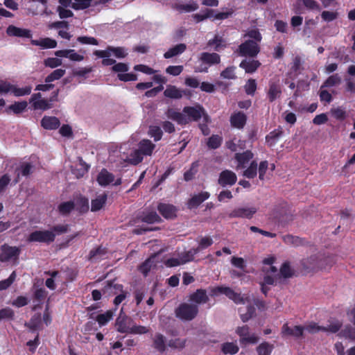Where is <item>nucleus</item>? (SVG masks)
<instances>
[{
	"label": "nucleus",
	"mask_w": 355,
	"mask_h": 355,
	"mask_svg": "<svg viewBox=\"0 0 355 355\" xmlns=\"http://www.w3.org/2000/svg\"><path fill=\"white\" fill-rule=\"evenodd\" d=\"M33 45L39 46L42 49H53L56 47L57 42L49 37H46L40 40H34L31 41Z\"/></svg>",
	"instance_id": "obj_27"
},
{
	"label": "nucleus",
	"mask_w": 355,
	"mask_h": 355,
	"mask_svg": "<svg viewBox=\"0 0 355 355\" xmlns=\"http://www.w3.org/2000/svg\"><path fill=\"white\" fill-rule=\"evenodd\" d=\"M304 328L300 325L290 327L287 324H284L282 328V334L284 337L293 336L298 338L302 336Z\"/></svg>",
	"instance_id": "obj_13"
},
{
	"label": "nucleus",
	"mask_w": 355,
	"mask_h": 355,
	"mask_svg": "<svg viewBox=\"0 0 355 355\" xmlns=\"http://www.w3.org/2000/svg\"><path fill=\"white\" fill-rule=\"evenodd\" d=\"M107 200V194L103 193L98 196L95 199L92 200L91 211H96L100 210L105 204Z\"/></svg>",
	"instance_id": "obj_36"
},
{
	"label": "nucleus",
	"mask_w": 355,
	"mask_h": 355,
	"mask_svg": "<svg viewBox=\"0 0 355 355\" xmlns=\"http://www.w3.org/2000/svg\"><path fill=\"white\" fill-rule=\"evenodd\" d=\"M148 134L150 137L154 138L155 141L161 139L162 137V131L159 126L153 125L149 128Z\"/></svg>",
	"instance_id": "obj_61"
},
{
	"label": "nucleus",
	"mask_w": 355,
	"mask_h": 355,
	"mask_svg": "<svg viewBox=\"0 0 355 355\" xmlns=\"http://www.w3.org/2000/svg\"><path fill=\"white\" fill-rule=\"evenodd\" d=\"M96 180L102 187H106L112 182H114L113 184L115 186L120 185L121 184V178H117L115 180L114 175L105 168L100 171L97 175Z\"/></svg>",
	"instance_id": "obj_7"
},
{
	"label": "nucleus",
	"mask_w": 355,
	"mask_h": 355,
	"mask_svg": "<svg viewBox=\"0 0 355 355\" xmlns=\"http://www.w3.org/2000/svg\"><path fill=\"white\" fill-rule=\"evenodd\" d=\"M211 293L214 295H218L219 294L225 295L229 299L234 301L236 304H244L245 300L241 293H236L231 288L227 286H217L211 290Z\"/></svg>",
	"instance_id": "obj_4"
},
{
	"label": "nucleus",
	"mask_w": 355,
	"mask_h": 355,
	"mask_svg": "<svg viewBox=\"0 0 355 355\" xmlns=\"http://www.w3.org/2000/svg\"><path fill=\"white\" fill-rule=\"evenodd\" d=\"M198 313V307L196 304L183 303L175 311L176 316L182 320L189 321L193 320Z\"/></svg>",
	"instance_id": "obj_2"
},
{
	"label": "nucleus",
	"mask_w": 355,
	"mask_h": 355,
	"mask_svg": "<svg viewBox=\"0 0 355 355\" xmlns=\"http://www.w3.org/2000/svg\"><path fill=\"white\" fill-rule=\"evenodd\" d=\"M55 234L50 230H37L32 232L28 237L29 242L51 243L55 239Z\"/></svg>",
	"instance_id": "obj_5"
},
{
	"label": "nucleus",
	"mask_w": 355,
	"mask_h": 355,
	"mask_svg": "<svg viewBox=\"0 0 355 355\" xmlns=\"http://www.w3.org/2000/svg\"><path fill=\"white\" fill-rule=\"evenodd\" d=\"M198 253V250L194 248L184 252L180 254V258L183 264L193 260L194 256Z\"/></svg>",
	"instance_id": "obj_49"
},
{
	"label": "nucleus",
	"mask_w": 355,
	"mask_h": 355,
	"mask_svg": "<svg viewBox=\"0 0 355 355\" xmlns=\"http://www.w3.org/2000/svg\"><path fill=\"white\" fill-rule=\"evenodd\" d=\"M27 105L28 103L25 101L21 102H16L14 104H12L10 106H8V107L6 110V112H8L9 111H11L15 114H19L26 110Z\"/></svg>",
	"instance_id": "obj_42"
},
{
	"label": "nucleus",
	"mask_w": 355,
	"mask_h": 355,
	"mask_svg": "<svg viewBox=\"0 0 355 355\" xmlns=\"http://www.w3.org/2000/svg\"><path fill=\"white\" fill-rule=\"evenodd\" d=\"M253 157V154L247 150L243 153H236L235 155L236 159L239 162L238 168H244L245 164L248 163Z\"/></svg>",
	"instance_id": "obj_37"
},
{
	"label": "nucleus",
	"mask_w": 355,
	"mask_h": 355,
	"mask_svg": "<svg viewBox=\"0 0 355 355\" xmlns=\"http://www.w3.org/2000/svg\"><path fill=\"white\" fill-rule=\"evenodd\" d=\"M62 61L58 58H47L44 60V65L51 69H55L61 66Z\"/></svg>",
	"instance_id": "obj_54"
},
{
	"label": "nucleus",
	"mask_w": 355,
	"mask_h": 355,
	"mask_svg": "<svg viewBox=\"0 0 355 355\" xmlns=\"http://www.w3.org/2000/svg\"><path fill=\"white\" fill-rule=\"evenodd\" d=\"M166 340L163 335L156 334L153 338V347L159 352H164L166 349Z\"/></svg>",
	"instance_id": "obj_41"
},
{
	"label": "nucleus",
	"mask_w": 355,
	"mask_h": 355,
	"mask_svg": "<svg viewBox=\"0 0 355 355\" xmlns=\"http://www.w3.org/2000/svg\"><path fill=\"white\" fill-rule=\"evenodd\" d=\"M310 266L311 269H324L326 270L331 267L336 262L334 256H320L319 258L316 257H311L309 259Z\"/></svg>",
	"instance_id": "obj_3"
},
{
	"label": "nucleus",
	"mask_w": 355,
	"mask_h": 355,
	"mask_svg": "<svg viewBox=\"0 0 355 355\" xmlns=\"http://www.w3.org/2000/svg\"><path fill=\"white\" fill-rule=\"evenodd\" d=\"M304 331H306L310 334H315L318 331H324L325 327L319 326L315 322H310L306 324L304 327H303Z\"/></svg>",
	"instance_id": "obj_58"
},
{
	"label": "nucleus",
	"mask_w": 355,
	"mask_h": 355,
	"mask_svg": "<svg viewBox=\"0 0 355 355\" xmlns=\"http://www.w3.org/2000/svg\"><path fill=\"white\" fill-rule=\"evenodd\" d=\"M106 49L110 53L111 55H114L117 58H123L128 54L123 47L108 46Z\"/></svg>",
	"instance_id": "obj_48"
},
{
	"label": "nucleus",
	"mask_w": 355,
	"mask_h": 355,
	"mask_svg": "<svg viewBox=\"0 0 355 355\" xmlns=\"http://www.w3.org/2000/svg\"><path fill=\"white\" fill-rule=\"evenodd\" d=\"M157 209L166 218H172L175 216V208L171 205L159 204Z\"/></svg>",
	"instance_id": "obj_28"
},
{
	"label": "nucleus",
	"mask_w": 355,
	"mask_h": 355,
	"mask_svg": "<svg viewBox=\"0 0 355 355\" xmlns=\"http://www.w3.org/2000/svg\"><path fill=\"white\" fill-rule=\"evenodd\" d=\"M341 83V78L337 73L330 76L323 83L321 89L323 87H331L337 86Z\"/></svg>",
	"instance_id": "obj_44"
},
{
	"label": "nucleus",
	"mask_w": 355,
	"mask_h": 355,
	"mask_svg": "<svg viewBox=\"0 0 355 355\" xmlns=\"http://www.w3.org/2000/svg\"><path fill=\"white\" fill-rule=\"evenodd\" d=\"M74 208V202L68 201L61 203L58 207V210L61 214L66 215L70 213Z\"/></svg>",
	"instance_id": "obj_52"
},
{
	"label": "nucleus",
	"mask_w": 355,
	"mask_h": 355,
	"mask_svg": "<svg viewBox=\"0 0 355 355\" xmlns=\"http://www.w3.org/2000/svg\"><path fill=\"white\" fill-rule=\"evenodd\" d=\"M207 46H214L215 51H219L226 46V42L222 36L216 35L213 39L208 41Z\"/></svg>",
	"instance_id": "obj_29"
},
{
	"label": "nucleus",
	"mask_w": 355,
	"mask_h": 355,
	"mask_svg": "<svg viewBox=\"0 0 355 355\" xmlns=\"http://www.w3.org/2000/svg\"><path fill=\"white\" fill-rule=\"evenodd\" d=\"M40 324L41 316L39 314H36L33 316L27 326L33 330H36L40 328Z\"/></svg>",
	"instance_id": "obj_63"
},
{
	"label": "nucleus",
	"mask_w": 355,
	"mask_h": 355,
	"mask_svg": "<svg viewBox=\"0 0 355 355\" xmlns=\"http://www.w3.org/2000/svg\"><path fill=\"white\" fill-rule=\"evenodd\" d=\"M94 54L98 58H103L102 64L105 66H110L115 64L116 60L110 58L111 54L107 50H96Z\"/></svg>",
	"instance_id": "obj_23"
},
{
	"label": "nucleus",
	"mask_w": 355,
	"mask_h": 355,
	"mask_svg": "<svg viewBox=\"0 0 355 355\" xmlns=\"http://www.w3.org/2000/svg\"><path fill=\"white\" fill-rule=\"evenodd\" d=\"M166 116L175 121H176L178 124L184 125L188 123V117L184 114V113L178 112L176 110L173 108H169L166 112Z\"/></svg>",
	"instance_id": "obj_14"
},
{
	"label": "nucleus",
	"mask_w": 355,
	"mask_h": 355,
	"mask_svg": "<svg viewBox=\"0 0 355 355\" xmlns=\"http://www.w3.org/2000/svg\"><path fill=\"white\" fill-rule=\"evenodd\" d=\"M123 286L121 284H116L114 282H109L107 286L103 288V294L107 295H116L119 293L121 292Z\"/></svg>",
	"instance_id": "obj_34"
},
{
	"label": "nucleus",
	"mask_w": 355,
	"mask_h": 355,
	"mask_svg": "<svg viewBox=\"0 0 355 355\" xmlns=\"http://www.w3.org/2000/svg\"><path fill=\"white\" fill-rule=\"evenodd\" d=\"M198 246L195 250H198V253L209 246L211 245L213 243V240L210 236H204L198 238Z\"/></svg>",
	"instance_id": "obj_47"
},
{
	"label": "nucleus",
	"mask_w": 355,
	"mask_h": 355,
	"mask_svg": "<svg viewBox=\"0 0 355 355\" xmlns=\"http://www.w3.org/2000/svg\"><path fill=\"white\" fill-rule=\"evenodd\" d=\"M144 155L139 149L135 150L127 158V161L132 164H137L143 160Z\"/></svg>",
	"instance_id": "obj_46"
},
{
	"label": "nucleus",
	"mask_w": 355,
	"mask_h": 355,
	"mask_svg": "<svg viewBox=\"0 0 355 355\" xmlns=\"http://www.w3.org/2000/svg\"><path fill=\"white\" fill-rule=\"evenodd\" d=\"M15 317V312L9 307L0 310V320H12Z\"/></svg>",
	"instance_id": "obj_60"
},
{
	"label": "nucleus",
	"mask_w": 355,
	"mask_h": 355,
	"mask_svg": "<svg viewBox=\"0 0 355 355\" xmlns=\"http://www.w3.org/2000/svg\"><path fill=\"white\" fill-rule=\"evenodd\" d=\"M32 105L34 110H46L52 107L51 103H50L48 100L44 98L34 102V104H33Z\"/></svg>",
	"instance_id": "obj_57"
},
{
	"label": "nucleus",
	"mask_w": 355,
	"mask_h": 355,
	"mask_svg": "<svg viewBox=\"0 0 355 355\" xmlns=\"http://www.w3.org/2000/svg\"><path fill=\"white\" fill-rule=\"evenodd\" d=\"M273 349V345L264 342L257 347L258 355H270Z\"/></svg>",
	"instance_id": "obj_51"
},
{
	"label": "nucleus",
	"mask_w": 355,
	"mask_h": 355,
	"mask_svg": "<svg viewBox=\"0 0 355 355\" xmlns=\"http://www.w3.org/2000/svg\"><path fill=\"white\" fill-rule=\"evenodd\" d=\"M190 300L196 304H204L209 300V297L205 290L198 289L191 295Z\"/></svg>",
	"instance_id": "obj_30"
},
{
	"label": "nucleus",
	"mask_w": 355,
	"mask_h": 355,
	"mask_svg": "<svg viewBox=\"0 0 355 355\" xmlns=\"http://www.w3.org/2000/svg\"><path fill=\"white\" fill-rule=\"evenodd\" d=\"M73 202L75 207L80 212H85L89 210V200L87 198L80 196Z\"/></svg>",
	"instance_id": "obj_38"
},
{
	"label": "nucleus",
	"mask_w": 355,
	"mask_h": 355,
	"mask_svg": "<svg viewBox=\"0 0 355 355\" xmlns=\"http://www.w3.org/2000/svg\"><path fill=\"white\" fill-rule=\"evenodd\" d=\"M278 222L282 226L290 224L294 220V215L290 211L284 210L277 216Z\"/></svg>",
	"instance_id": "obj_32"
},
{
	"label": "nucleus",
	"mask_w": 355,
	"mask_h": 355,
	"mask_svg": "<svg viewBox=\"0 0 355 355\" xmlns=\"http://www.w3.org/2000/svg\"><path fill=\"white\" fill-rule=\"evenodd\" d=\"M112 317L113 312L112 311H107L105 313L98 315L96 317V321L100 326H103L109 322Z\"/></svg>",
	"instance_id": "obj_55"
},
{
	"label": "nucleus",
	"mask_w": 355,
	"mask_h": 355,
	"mask_svg": "<svg viewBox=\"0 0 355 355\" xmlns=\"http://www.w3.org/2000/svg\"><path fill=\"white\" fill-rule=\"evenodd\" d=\"M258 60H244L240 63V67L245 69L246 73H253L260 66Z\"/></svg>",
	"instance_id": "obj_35"
},
{
	"label": "nucleus",
	"mask_w": 355,
	"mask_h": 355,
	"mask_svg": "<svg viewBox=\"0 0 355 355\" xmlns=\"http://www.w3.org/2000/svg\"><path fill=\"white\" fill-rule=\"evenodd\" d=\"M278 272L281 283L283 279L291 277L293 274V270L291 268L289 263L288 262H285L282 265Z\"/></svg>",
	"instance_id": "obj_39"
},
{
	"label": "nucleus",
	"mask_w": 355,
	"mask_h": 355,
	"mask_svg": "<svg viewBox=\"0 0 355 355\" xmlns=\"http://www.w3.org/2000/svg\"><path fill=\"white\" fill-rule=\"evenodd\" d=\"M6 33L9 36L20 37L29 38L31 37V31L28 29L18 28L13 25H10L6 29Z\"/></svg>",
	"instance_id": "obj_20"
},
{
	"label": "nucleus",
	"mask_w": 355,
	"mask_h": 355,
	"mask_svg": "<svg viewBox=\"0 0 355 355\" xmlns=\"http://www.w3.org/2000/svg\"><path fill=\"white\" fill-rule=\"evenodd\" d=\"M260 49L257 42L246 40L239 46V51L242 56L254 58L259 53Z\"/></svg>",
	"instance_id": "obj_6"
},
{
	"label": "nucleus",
	"mask_w": 355,
	"mask_h": 355,
	"mask_svg": "<svg viewBox=\"0 0 355 355\" xmlns=\"http://www.w3.org/2000/svg\"><path fill=\"white\" fill-rule=\"evenodd\" d=\"M20 250L17 247L3 245L1 247L0 261L2 262L16 260L19 254Z\"/></svg>",
	"instance_id": "obj_9"
},
{
	"label": "nucleus",
	"mask_w": 355,
	"mask_h": 355,
	"mask_svg": "<svg viewBox=\"0 0 355 355\" xmlns=\"http://www.w3.org/2000/svg\"><path fill=\"white\" fill-rule=\"evenodd\" d=\"M129 320V318L125 314H123L121 311L116 320L117 331L121 333H128L130 327Z\"/></svg>",
	"instance_id": "obj_19"
},
{
	"label": "nucleus",
	"mask_w": 355,
	"mask_h": 355,
	"mask_svg": "<svg viewBox=\"0 0 355 355\" xmlns=\"http://www.w3.org/2000/svg\"><path fill=\"white\" fill-rule=\"evenodd\" d=\"M155 258V255L152 256L140 266V271L144 275H147L152 267L155 266V263L154 261Z\"/></svg>",
	"instance_id": "obj_50"
},
{
	"label": "nucleus",
	"mask_w": 355,
	"mask_h": 355,
	"mask_svg": "<svg viewBox=\"0 0 355 355\" xmlns=\"http://www.w3.org/2000/svg\"><path fill=\"white\" fill-rule=\"evenodd\" d=\"M173 8L180 12H190L196 10L198 4L194 1H191L188 3H175Z\"/></svg>",
	"instance_id": "obj_24"
},
{
	"label": "nucleus",
	"mask_w": 355,
	"mask_h": 355,
	"mask_svg": "<svg viewBox=\"0 0 355 355\" xmlns=\"http://www.w3.org/2000/svg\"><path fill=\"white\" fill-rule=\"evenodd\" d=\"M155 147V145L148 139L141 140L138 146V148L144 156L151 155Z\"/></svg>",
	"instance_id": "obj_25"
},
{
	"label": "nucleus",
	"mask_w": 355,
	"mask_h": 355,
	"mask_svg": "<svg viewBox=\"0 0 355 355\" xmlns=\"http://www.w3.org/2000/svg\"><path fill=\"white\" fill-rule=\"evenodd\" d=\"M257 164L253 161L250 166L243 172V175L248 178H253L257 175Z\"/></svg>",
	"instance_id": "obj_59"
},
{
	"label": "nucleus",
	"mask_w": 355,
	"mask_h": 355,
	"mask_svg": "<svg viewBox=\"0 0 355 355\" xmlns=\"http://www.w3.org/2000/svg\"><path fill=\"white\" fill-rule=\"evenodd\" d=\"M283 241L291 246H299L302 244V239L291 234H286L282 236Z\"/></svg>",
	"instance_id": "obj_43"
},
{
	"label": "nucleus",
	"mask_w": 355,
	"mask_h": 355,
	"mask_svg": "<svg viewBox=\"0 0 355 355\" xmlns=\"http://www.w3.org/2000/svg\"><path fill=\"white\" fill-rule=\"evenodd\" d=\"M55 55L59 58H67L72 61H82L84 57L77 53L73 49L59 50L55 52Z\"/></svg>",
	"instance_id": "obj_18"
},
{
	"label": "nucleus",
	"mask_w": 355,
	"mask_h": 355,
	"mask_svg": "<svg viewBox=\"0 0 355 355\" xmlns=\"http://www.w3.org/2000/svg\"><path fill=\"white\" fill-rule=\"evenodd\" d=\"M256 207H239L233 210L230 216L232 218H251L253 215L257 212Z\"/></svg>",
	"instance_id": "obj_11"
},
{
	"label": "nucleus",
	"mask_w": 355,
	"mask_h": 355,
	"mask_svg": "<svg viewBox=\"0 0 355 355\" xmlns=\"http://www.w3.org/2000/svg\"><path fill=\"white\" fill-rule=\"evenodd\" d=\"M46 0H31L29 1V11L33 15H40L46 12Z\"/></svg>",
	"instance_id": "obj_16"
},
{
	"label": "nucleus",
	"mask_w": 355,
	"mask_h": 355,
	"mask_svg": "<svg viewBox=\"0 0 355 355\" xmlns=\"http://www.w3.org/2000/svg\"><path fill=\"white\" fill-rule=\"evenodd\" d=\"M161 220L160 217L157 215L155 211H150L146 214H144L141 216V221L147 223H154Z\"/></svg>",
	"instance_id": "obj_45"
},
{
	"label": "nucleus",
	"mask_w": 355,
	"mask_h": 355,
	"mask_svg": "<svg viewBox=\"0 0 355 355\" xmlns=\"http://www.w3.org/2000/svg\"><path fill=\"white\" fill-rule=\"evenodd\" d=\"M183 112L188 117V123L191 121H198L202 116L206 119L207 116L205 114L204 108L197 105L193 107H184Z\"/></svg>",
	"instance_id": "obj_8"
},
{
	"label": "nucleus",
	"mask_w": 355,
	"mask_h": 355,
	"mask_svg": "<svg viewBox=\"0 0 355 355\" xmlns=\"http://www.w3.org/2000/svg\"><path fill=\"white\" fill-rule=\"evenodd\" d=\"M237 178L236 174L229 170L222 171L219 175L218 184L222 187L227 185L232 186L236 182Z\"/></svg>",
	"instance_id": "obj_12"
},
{
	"label": "nucleus",
	"mask_w": 355,
	"mask_h": 355,
	"mask_svg": "<svg viewBox=\"0 0 355 355\" xmlns=\"http://www.w3.org/2000/svg\"><path fill=\"white\" fill-rule=\"evenodd\" d=\"M222 350L225 354H234L239 351V347L232 343H227L223 345Z\"/></svg>",
	"instance_id": "obj_64"
},
{
	"label": "nucleus",
	"mask_w": 355,
	"mask_h": 355,
	"mask_svg": "<svg viewBox=\"0 0 355 355\" xmlns=\"http://www.w3.org/2000/svg\"><path fill=\"white\" fill-rule=\"evenodd\" d=\"M236 332L240 336V341L242 343H256L258 341V337L250 333L247 325L237 327Z\"/></svg>",
	"instance_id": "obj_10"
},
{
	"label": "nucleus",
	"mask_w": 355,
	"mask_h": 355,
	"mask_svg": "<svg viewBox=\"0 0 355 355\" xmlns=\"http://www.w3.org/2000/svg\"><path fill=\"white\" fill-rule=\"evenodd\" d=\"M199 60L209 66L217 64L220 62V57L216 53L203 52L200 54Z\"/></svg>",
	"instance_id": "obj_17"
},
{
	"label": "nucleus",
	"mask_w": 355,
	"mask_h": 355,
	"mask_svg": "<svg viewBox=\"0 0 355 355\" xmlns=\"http://www.w3.org/2000/svg\"><path fill=\"white\" fill-rule=\"evenodd\" d=\"M209 197V193L206 191L201 192L197 195L193 196L188 203L189 208L192 209L198 207Z\"/></svg>",
	"instance_id": "obj_26"
},
{
	"label": "nucleus",
	"mask_w": 355,
	"mask_h": 355,
	"mask_svg": "<svg viewBox=\"0 0 355 355\" xmlns=\"http://www.w3.org/2000/svg\"><path fill=\"white\" fill-rule=\"evenodd\" d=\"M66 73V70L63 69H57L53 70L45 78V83H49L55 80H60Z\"/></svg>",
	"instance_id": "obj_40"
},
{
	"label": "nucleus",
	"mask_w": 355,
	"mask_h": 355,
	"mask_svg": "<svg viewBox=\"0 0 355 355\" xmlns=\"http://www.w3.org/2000/svg\"><path fill=\"white\" fill-rule=\"evenodd\" d=\"M274 258H267L263 261V266L261 270L263 281L260 283L261 291L265 295L269 290L268 286L280 283V277L277 268L272 266Z\"/></svg>",
	"instance_id": "obj_1"
},
{
	"label": "nucleus",
	"mask_w": 355,
	"mask_h": 355,
	"mask_svg": "<svg viewBox=\"0 0 355 355\" xmlns=\"http://www.w3.org/2000/svg\"><path fill=\"white\" fill-rule=\"evenodd\" d=\"M282 95V87L278 82L270 81L267 96L270 102H273Z\"/></svg>",
	"instance_id": "obj_15"
},
{
	"label": "nucleus",
	"mask_w": 355,
	"mask_h": 355,
	"mask_svg": "<svg viewBox=\"0 0 355 355\" xmlns=\"http://www.w3.org/2000/svg\"><path fill=\"white\" fill-rule=\"evenodd\" d=\"M31 90L32 87L31 86H26L24 87L19 88L14 85L12 93L15 96L19 97L30 94L31 93Z\"/></svg>",
	"instance_id": "obj_56"
},
{
	"label": "nucleus",
	"mask_w": 355,
	"mask_h": 355,
	"mask_svg": "<svg viewBox=\"0 0 355 355\" xmlns=\"http://www.w3.org/2000/svg\"><path fill=\"white\" fill-rule=\"evenodd\" d=\"M41 125L46 130H55L60 125V121L55 116H44Z\"/></svg>",
	"instance_id": "obj_22"
},
{
	"label": "nucleus",
	"mask_w": 355,
	"mask_h": 355,
	"mask_svg": "<svg viewBox=\"0 0 355 355\" xmlns=\"http://www.w3.org/2000/svg\"><path fill=\"white\" fill-rule=\"evenodd\" d=\"M246 120V115L241 112H235L230 117L231 125L239 129H241L244 127Z\"/></svg>",
	"instance_id": "obj_21"
},
{
	"label": "nucleus",
	"mask_w": 355,
	"mask_h": 355,
	"mask_svg": "<svg viewBox=\"0 0 355 355\" xmlns=\"http://www.w3.org/2000/svg\"><path fill=\"white\" fill-rule=\"evenodd\" d=\"M198 166V164L197 162H193L191 164L190 169L189 171H186L184 174V179L185 181H189L193 178L194 175L197 173Z\"/></svg>",
	"instance_id": "obj_62"
},
{
	"label": "nucleus",
	"mask_w": 355,
	"mask_h": 355,
	"mask_svg": "<svg viewBox=\"0 0 355 355\" xmlns=\"http://www.w3.org/2000/svg\"><path fill=\"white\" fill-rule=\"evenodd\" d=\"M187 49V46L184 44H179L169 49L164 54V57L166 59L171 58L180 54H182Z\"/></svg>",
	"instance_id": "obj_31"
},
{
	"label": "nucleus",
	"mask_w": 355,
	"mask_h": 355,
	"mask_svg": "<svg viewBox=\"0 0 355 355\" xmlns=\"http://www.w3.org/2000/svg\"><path fill=\"white\" fill-rule=\"evenodd\" d=\"M93 6V0H74L71 8L75 10H82Z\"/></svg>",
	"instance_id": "obj_53"
},
{
	"label": "nucleus",
	"mask_w": 355,
	"mask_h": 355,
	"mask_svg": "<svg viewBox=\"0 0 355 355\" xmlns=\"http://www.w3.org/2000/svg\"><path fill=\"white\" fill-rule=\"evenodd\" d=\"M164 94L166 97L178 99L182 97L183 91L180 90L174 85H168L165 89Z\"/></svg>",
	"instance_id": "obj_33"
}]
</instances>
